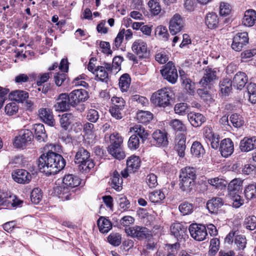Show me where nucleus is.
Instances as JSON below:
<instances>
[{
    "instance_id": "f257e3e1",
    "label": "nucleus",
    "mask_w": 256,
    "mask_h": 256,
    "mask_svg": "<svg viewBox=\"0 0 256 256\" xmlns=\"http://www.w3.org/2000/svg\"><path fill=\"white\" fill-rule=\"evenodd\" d=\"M65 166L66 161L62 156L51 150L42 154L38 160V167L40 172L47 176L57 174Z\"/></svg>"
},
{
    "instance_id": "f03ea898",
    "label": "nucleus",
    "mask_w": 256,
    "mask_h": 256,
    "mask_svg": "<svg viewBox=\"0 0 256 256\" xmlns=\"http://www.w3.org/2000/svg\"><path fill=\"white\" fill-rule=\"evenodd\" d=\"M80 184V178L72 174L64 176L60 186H56L54 188V194L62 200L70 198V189Z\"/></svg>"
},
{
    "instance_id": "7ed1b4c3",
    "label": "nucleus",
    "mask_w": 256,
    "mask_h": 256,
    "mask_svg": "<svg viewBox=\"0 0 256 256\" xmlns=\"http://www.w3.org/2000/svg\"><path fill=\"white\" fill-rule=\"evenodd\" d=\"M174 96L173 90L170 88L165 87L153 93L150 100L156 106L164 108L171 105Z\"/></svg>"
},
{
    "instance_id": "20e7f679",
    "label": "nucleus",
    "mask_w": 256,
    "mask_h": 256,
    "mask_svg": "<svg viewBox=\"0 0 256 256\" xmlns=\"http://www.w3.org/2000/svg\"><path fill=\"white\" fill-rule=\"evenodd\" d=\"M160 72L164 78L168 82L174 84L178 78L177 70L173 62H169L166 64L164 68L160 70Z\"/></svg>"
},
{
    "instance_id": "39448f33",
    "label": "nucleus",
    "mask_w": 256,
    "mask_h": 256,
    "mask_svg": "<svg viewBox=\"0 0 256 256\" xmlns=\"http://www.w3.org/2000/svg\"><path fill=\"white\" fill-rule=\"evenodd\" d=\"M189 232L191 236L198 241L204 240L208 235L205 226L197 224H192L189 226Z\"/></svg>"
},
{
    "instance_id": "423d86ee",
    "label": "nucleus",
    "mask_w": 256,
    "mask_h": 256,
    "mask_svg": "<svg viewBox=\"0 0 256 256\" xmlns=\"http://www.w3.org/2000/svg\"><path fill=\"white\" fill-rule=\"evenodd\" d=\"M33 138L34 136L30 130H22L18 136L16 137L14 146L17 148H23L30 142Z\"/></svg>"
},
{
    "instance_id": "0eeeda50",
    "label": "nucleus",
    "mask_w": 256,
    "mask_h": 256,
    "mask_svg": "<svg viewBox=\"0 0 256 256\" xmlns=\"http://www.w3.org/2000/svg\"><path fill=\"white\" fill-rule=\"evenodd\" d=\"M125 232L128 236L138 240H143L150 235V230L146 227L136 226L125 228Z\"/></svg>"
},
{
    "instance_id": "6e6552de",
    "label": "nucleus",
    "mask_w": 256,
    "mask_h": 256,
    "mask_svg": "<svg viewBox=\"0 0 256 256\" xmlns=\"http://www.w3.org/2000/svg\"><path fill=\"white\" fill-rule=\"evenodd\" d=\"M248 34L246 32L238 33L233 38L231 47L236 52H240L248 42Z\"/></svg>"
},
{
    "instance_id": "1a4fd4ad",
    "label": "nucleus",
    "mask_w": 256,
    "mask_h": 256,
    "mask_svg": "<svg viewBox=\"0 0 256 256\" xmlns=\"http://www.w3.org/2000/svg\"><path fill=\"white\" fill-rule=\"evenodd\" d=\"M184 26V22L182 16L178 14H174L169 22V31L172 35H176L180 32Z\"/></svg>"
},
{
    "instance_id": "9d476101",
    "label": "nucleus",
    "mask_w": 256,
    "mask_h": 256,
    "mask_svg": "<svg viewBox=\"0 0 256 256\" xmlns=\"http://www.w3.org/2000/svg\"><path fill=\"white\" fill-rule=\"evenodd\" d=\"M132 49L140 58H146L148 55V45L142 40H136L132 44Z\"/></svg>"
},
{
    "instance_id": "9b49d317",
    "label": "nucleus",
    "mask_w": 256,
    "mask_h": 256,
    "mask_svg": "<svg viewBox=\"0 0 256 256\" xmlns=\"http://www.w3.org/2000/svg\"><path fill=\"white\" fill-rule=\"evenodd\" d=\"M108 72H112V68L110 64L104 62L103 66H97V69L94 74L96 76V80L107 82L108 80Z\"/></svg>"
},
{
    "instance_id": "f8f14e48",
    "label": "nucleus",
    "mask_w": 256,
    "mask_h": 256,
    "mask_svg": "<svg viewBox=\"0 0 256 256\" xmlns=\"http://www.w3.org/2000/svg\"><path fill=\"white\" fill-rule=\"evenodd\" d=\"M68 98V94L62 93L59 94L56 98V102L54 106L55 110L58 112H64L68 110L70 104Z\"/></svg>"
},
{
    "instance_id": "ddd939ff",
    "label": "nucleus",
    "mask_w": 256,
    "mask_h": 256,
    "mask_svg": "<svg viewBox=\"0 0 256 256\" xmlns=\"http://www.w3.org/2000/svg\"><path fill=\"white\" fill-rule=\"evenodd\" d=\"M216 68L207 66L204 69V76L200 84L204 87H206L207 86L210 84L214 80L216 79Z\"/></svg>"
},
{
    "instance_id": "4468645a",
    "label": "nucleus",
    "mask_w": 256,
    "mask_h": 256,
    "mask_svg": "<svg viewBox=\"0 0 256 256\" xmlns=\"http://www.w3.org/2000/svg\"><path fill=\"white\" fill-rule=\"evenodd\" d=\"M14 180L19 184H28L32 179L30 173L24 170L20 169L16 170L12 174Z\"/></svg>"
},
{
    "instance_id": "2eb2a0df",
    "label": "nucleus",
    "mask_w": 256,
    "mask_h": 256,
    "mask_svg": "<svg viewBox=\"0 0 256 256\" xmlns=\"http://www.w3.org/2000/svg\"><path fill=\"white\" fill-rule=\"evenodd\" d=\"M90 153L84 149H81V170L87 172L94 167L93 160L90 158Z\"/></svg>"
},
{
    "instance_id": "dca6fc26",
    "label": "nucleus",
    "mask_w": 256,
    "mask_h": 256,
    "mask_svg": "<svg viewBox=\"0 0 256 256\" xmlns=\"http://www.w3.org/2000/svg\"><path fill=\"white\" fill-rule=\"evenodd\" d=\"M234 150V144L230 138H224L221 141L220 150L223 157H228L233 153Z\"/></svg>"
},
{
    "instance_id": "f3484780",
    "label": "nucleus",
    "mask_w": 256,
    "mask_h": 256,
    "mask_svg": "<svg viewBox=\"0 0 256 256\" xmlns=\"http://www.w3.org/2000/svg\"><path fill=\"white\" fill-rule=\"evenodd\" d=\"M154 143L158 146H165L168 144V134L165 131L156 130L152 134Z\"/></svg>"
},
{
    "instance_id": "a211bd4d",
    "label": "nucleus",
    "mask_w": 256,
    "mask_h": 256,
    "mask_svg": "<svg viewBox=\"0 0 256 256\" xmlns=\"http://www.w3.org/2000/svg\"><path fill=\"white\" fill-rule=\"evenodd\" d=\"M170 232L178 240L184 238L187 236L186 227L179 222L174 223L171 226Z\"/></svg>"
},
{
    "instance_id": "6ab92c4d",
    "label": "nucleus",
    "mask_w": 256,
    "mask_h": 256,
    "mask_svg": "<svg viewBox=\"0 0 256 256\" xmlns=\"http://www.w3.org/2000/svg\"><path fill=\"white\" fill-rule=\"evenodd\" d=\"M232 82L234 88L242 90L248 82V78L244 72H238L234 76Z\"/></svg>"
},
{
    "instance_id": "aec40b11",
    "label": "nucleus",
    "mask_w": 256,
    "mask_h": 256,
    "mask_svg": "<svg viewBox=\"0 0 256 256\" xmlns=\"http://www.w3.org/2000/svg\"><path fill=\"white\" fill-rule=\"evenodd\" d=\"M223 200L220 197H214L206 203V208L212 214L217 213L218 210L224 205Z\"/></svg>"
},
{
    "instance_id": "412c9836",
    "label": "nucleus",
    "mask_w": 256,
    "mask_h": 256,
    "mask_svg": "<svg viewBox=\"0 0 256 256\" xmlns=\"http://www.w3.org/2000/svg\"><path fill=\"white\" fill-rule=\"evenodd\" d=\"M38 115L40 118L48 125L53 126L54 124L52 112L46 108H41L38 110Z\"/></svg>"
},
{
    "instance_id": "4be33fe9",
    "label": "nucleus",
    "mask_w": 256,
    "mask_h": 256,
    "mask_svg": "<svg viewBox=\"0 0 256 256\" xmlns=\"http://www.w3.org/2000/svg\"><path fill=\"white\" fill-rule=\"evenodd\" d=\"M240 150L242 152H248L256 148V137L244 138L240 142Z\"/></svg>"
},
{
    "instance_id": "5701e85b",
    "label": "nucleus",
    "mask_w": 256,
    "mask_h": 256,
    "mask_svg": "<svg viewBox=\"0 0 256 256\" xmlns=\"http://www.w3.org/2000/svg\"><path fill=\"white\" fill-rule=\"evenodd\" d=\"M175 149L180 157H184L185 154L186 146V136L181 134H178L176 138Z\"/></svg>"
},
{
    "instance_id": "b1692460",
    "label": "nucleus",
    "mask_w": 256,
    "mask_h": 256,
    "mask_svg": "<svg viewBox=\"0 0 256 256\" xmlns=\"http://www.w3.org/2000/svg\"><path fill=\"white\" fill-rule=\"evenodd\" d=\"M188 118L192 126L196 128L201 126L206 120V118L202 114L198 112L188 114Z\"/></svg>"
},
{
    "instance_id": "393cba45",
    "label": "nucleus",
    "mask_w": 256,
    "mask_h": 256,
    "mask_svg": "<svg viewBox=\"0 0 256 256\" xmlns=\"http://www.w3.org/2000/svg\"><path fill=\"white\" fill-rule=\"evenodd\" d=\"M108 152L114 158L119 160L124 158L126 156L123 145L108 146Z\"/></svg>"
},
{
    "instance_id": "a878e982",
    "label": "nucleus",
    "mask_w": 256,
    "mask_h": 256,
    "mask_svg": "<svg viewBox=\"0 0 256 256\" xmlns=\"http://www.w3.org/2000/svg\"><path fill=\"white\" fill-rule=\"evenodd\" d=\"M256 21V11L250 9L246 10L242 20V24L246 26H252Z\"/></svg>"
},
{
    "instance_id": "bb28decb",
    "label": "nucleus",
    "mask_w": 256,
    "mask_h": 256,
    "mask_svg": "<svg viewBox=\"0 0 256 256\" xmlns=\"http://www.w3.org/2000/svg\"><path fill=\"white\" fill-rule=\"evenodd\" d=\"M242 180L240 178H235L232 180L228 186V192L229 195H234L238 194L242 189Z\"/></svg>"
},
{
    "instance_id": "cd10ccee",
    "label": "nucleus",
    "mask_w": 256,
    "mask_h": 256,
    "mask_svg": "<svg viewBox=\"0 0 256 256\" xmlns=\"http://www.w3.org/2000/svg\"><path fill=\"white\" fill-rule=\"evenodd\" d=\"M180 74L184 89L190 95H193L194 93V84L185 76L184 71L180 70Z\"/></svg>"
},
{
    "instance_id": "c85d7f7f",
    "label": "nucleus",
    "mask_w": 256,
    "mask_h": 256,
    "mask_svg": "<svg viewBox=\"0 0 256 256\" xmlns=\"http://www.w3.org/2000/svg\"><path fill=\"white\" fill-rule=\"evenodd\" d=\"M127 170L130 172H134L140 167V160L138 156H132L126 161Z\"/></svg>"
},
{
    "instance_id": "c756f323",
    "label": "nucleus",
    "mask_w": 256,
    "mask_h": 256,
    "mask_svg": "<svg viewBox=\"0 0 256 256\" xmlns=\"http://www.w3.org/2000/svg\"><path fill=\"white\" fill-rule=\"evenodd\" d=\"M205 23L209 28H218L219 23L218 15L214 12H209L205 17Z\"/></svg>"
},
{
    "instance_id": "7c9ffc66",
    "label": "nucleus",
    "mask_w": 256,
    "mask_h": 256,
    "mask_svg": "<svg viewBox=\"0 0 256 256\" xmlns=\"http://www.w3.org/2000/svg\"><path fill=\"white\" fill-rule=\"evenodd\" d=\"M36 138L40 142H44L47 138L44 126L41 124H36L34 126Z\"/></svg>"
},
{
    "instance_id": "2f4dec72",
    "label": "nucleus",
    "mask_w": 256,
    "mask_h": 256,
    "mask_svg": "<svg viewBox=\"0 0 256 256\" xmlns=\"http://www.w3.org/2000/svg\"><path fill=\"white\" fill-rule=\"evenodd\" d=\"M97 224L99 230L102 233H107L112 228L111 222L103 216H101L98 218Z\"/></svg>"
},
{
    "instance_id": "473e14b6",
    "label": "nucleus",
    "mask_w": 256,
    "mask_h": 256,
    "mask_svg": "<svg viewBox=\"0 0 256 256\" xmlns=\"http://www.w3.org/2000/svg\"><path fill=\"white\" fill-rule=\"evenodd\" d=\"M9 96L10 99L16 102H22L28 98V94L24 90H16L12 92Z\"/></svg>"
},
{
    "instance_id": "72a5a7b5",
    "label": "nucleus",
    "mask_w": 256,
    "mask_h": 256,
    "mask_svg": "<svg viewBox=\"0 0 256 256\" xmlns=\"http://www.w3.org/2000/svg\"><path fill=\"white\" fill-rule=\"evenodd\" d=\"M190 152L192 156L200 158L205 154V150L200 142L195 141L192 145Z\"/></svg>"
},
{
    "instance_id": "f704fd0d",
    "label": "nucleus",
    "mask_w": 256,
    "mask_h": 256,
    "mask_svg": "<svg viewBox=\"0 0 256 256\" xmlns=\"http://www.w3.org/2000/svg\"><path fill=\"white\" fill-rule=\"evenodd\" d=\"M196 178V171L192 167H186L182 168L180 175V178L191 179L194 180Z\"/></svg>"
},
{
    "instance_id": "c9c22d12",
    "label": "nucleus",
    "mask_w": 256,
    "mask_h": 256,
    "mask_svg": "<svg viewBox=\"0 0 256 256\" xmlns=\"http://www.w3.org/2000/svg\"><path fill=\"white\" fill-rule=\"evenodd\" d=\"M122 179L117 171H114L111 178L112 187L118 191L122 188Z\"/></svg>"
},
{
    "instance_id": "e433bc0d",
    "label": "nucleus",
    "mask_w": 256,
    "mask_h": 256,
    "mask_svg": "<svg viewBox=\"0 0 256 256\" xmlns=\"http://www.w3.org/2000/svg\"><path fill=\"white\" fill-rule=\"evenodd\" d=\"M130 132H134L136 134L142 139V142L147 138L148 136V132L140 124H136L134 126L131 127L130 128Z\"/></svg>"
},
{
    "instance_id": "4c0bfd02",
    "label": "nucleus",
    "mask_w": 256,
    "mask_h": 256,
    "mask_svg": "<svg viewBox=\"0 0 256 256\" xmlns=\"http://www.w3.org/2000/svg\"><path fill=\"white\" fill-rule=\"evenodd\" d=\"M232 82L228 78H225L220 82V90L224 96H228L232 89Z\"/></svg>"
},
{
    "instance_id": "58836bf2",
    "label": "nucleus",
    "mask_w": 256,
    "mask_h": 256,
    "mask_svg": "<svg viewBox=\"0 0 256 256\" xmlns=\"http://www.w3.org/2000/svg\"><path fill=\"white\" fill-rule=\"evenodd\" d=\"M152 114L148 111L140 110L138 112L136 118L139 122L146 124L152 118Z\"/></svg>"
},
{
    "instance_id": "ea45409f",
    "label": "nucleus",
    "mask_w": 256,
    "mask_h": 256,
    "mask_svg": "<svg viewBox=\"0 0 256 256\" xmlns=\"http://www.w3.org/2000/svg\"><path fill=\"white\" fill-rule=\"evenodd\" d=\"M148 197L152 202L160 203L165 198V195L160 190H156L150 192Z\"/></svg>"
},
{
    "instance_id": "a19ab883",
    "label": "nucleus",
    "mask_w": 256,
    "mask_h": 256,
    "mask_svg": "<svg viewBox=\"0 0 256 256\" xmlns=\"http://www.w3.org/2000/svg\"><path fill=\"white\" fill-rule=\"evenodd\" d=\"M194 184V180L191 179L180 178L179 186L182 191L190 192L192 190Z\"/></svg>"
},
{
    "instance_id": "79ce46f5",
    "label": "nucleus",
    "mask_w": 256,
    "mask_h": 256,
    "mask_svg": "<svg viewBox=\"0 0 256 256\" xmlns=\"http://www.w3.org/2000/svg\"><path fill=\"white\" fill-rule=\"evenodd\" d=\"M208 182L216 189H222L226 187V184L225 180L218 177L208 179Z\"/></svg>"
},
{
    "instance_id": "37998d69",
    "label": "nucleus",
    "mask_w": 256,
    "mask_h": 256,
    "mask_svg": "<svg viewBox=\"0 0 256 256\" xmlns=\"http://www.w3.org/2000/svg\"><path fill=\"white\" fill-rule=\"evenodd\" d=\"M73 118L74 116L72 114L65 113L62 114L60 120L61 126L65 130H68Z\"/></svg>"
},
{
    "instance_id": "c03bdc74",
    "label": "nucleus",
    "mask_w": 256,
    "mask_h": 256,
    "mask_svg": "<svg viewBox=\"0 0 256 256\" xmlns=\"http://www.w3.org/2000/svg\"><path fill=\"white\" fill-rule=\"evenodd\" d=\"M130 78L128 74H122L120 78L119 86L122 92L126 91L129 88Z\"/></svg>"
},
{
    "instance_id": "a18cd8bd",
    "label": "nucleus",
    "mask_w": 256,
    "mask_h": 256,
    "mask_svg": "<svg viewBox=\"0 0 256 256\" xmlns=\"http://www.w3.org/2000/svg\"><path fill=\"white\" fill-rule=\"evenodd\" d=\"M68 101L70 104L75 106L80 102V90H75L68 95Z\"/></svg>"
},
{
    "instance_id": "49530a36",
    "label": "nucleus",
    "mask_w": 256,
    "mask_h": 256,
    "mask_svg": "<svg viewBox=\"0 0 256 256\" xmlns=\"http://www.w3.org/2000/svg\"><path fill=\"white\" fill-rule=\"evenodd\" d=\"M246 90L249 100L252 104L256 103V84L250 83L247 85Z\"/></svg>"
},
{
    "instance_id": "de8ad7c7",
    "label": "nucleus",
    "mask_w": 256,
    "mask_h": 256,
    "mask_svg": "<svg viewBox=\"0 0 256 256\" xmlns=\"http://www.w3.org/2000/svg\"><path fill=\"white\" fill-rule=\"evenodd\" d=\"M110 145L108 146L122 145L123 138L118 132H114L108 136Z\"/></svg>"
},
{
    "instance_id": "09e8293b",
    "label": "nucleus",
    "mask_w": 256,
    "mask_h": 256,
    "mask_svg": "<svg viewBox=\"0 0 256 256\" xmlns=\"http://www.w3.org/2000/svg\"><path fill=\"white\" fill-rule=\"evenodd\" d=\"M170 126L176 132H185L186 127L182 122L178 119L172 120L170 122Z\"/></svg>"
},
{
    "instance_id": "8fccbe9b",
    "label": "nucleus",
    "mask_w": 256,
    "mask_h": 256,
    "mask_svg": "<svg viewBox=\"0 0 256 256\" xmlns=\"http://www.w3.org/2000/svg\"><path fill=\"white\" fill-rule=\"evenodd\" d=\"M230 122L232 126L235 128H240L244 124V120L242 116L237 114H234L231 115L230 118Z\"/></svg>"
},
{
    "instance_id": "3c124183",
    "label": "nucleus",
    "mask_w": 256,
    "mask_h": 256,
    "mask_svg": "<svg viewBox=\"0 0 256 256\" xmlns=\"http://www.w3.org/2000/svg\"><path fill=\"white\" fill-rule=\"evenodd\" d=\"M178 208L183 215H187L190 214L193 212L194 206L190 203L184 202L179 206Z\"/></svg>"
},
{
    "instance_id": "603ef678",
    "label": "nucleus",
    "mask_w": 256,
    "mask_h": 256,
    "mask_svg": "<svg viewBox=\"0 0 256 256\" xmlns=\"http://www.w3.org/2000/svg\"><path fill=\"white\" fill-rule=\"evenodd\" d=\"M5 112L8 116H12L16 114L18 110V104L16 102H10L5 106Z\"/></svg>"
},
{
    "instance_id": "864d4df0",
    "label": "nucleus",
    "mask_w": 256,
    "mask_h": 256,
    "mask_svg": "<svg viewBox=\"0 0 256 256\" xmlns=\"http://www.w3.org/2000/svg\"><path fill=\"white\" fill-rule=\"evenodd\" d=\"M42 192L41 190L38 188H34L30 194V200L32 203L38 204L42 200Z\"/></svg>"
},
{
    "instance_id": "5fc2aeb1",
    "label": "nucleus",
    "mask_w": 256,
    "mask_h": 256,
    "mask_svg": "<svg viewBox=\"0 0 256 256\" xmlns=\"http://www.w3.org/2000/svg\"><path fill=\"white\" fill-rule=\"evenodd\" d=\"M151 13L154 16H157L161 12L162 8L159 2L154 0H150L148 2Z\"/></svg>"
},
{
    "instance_id": "6e6d98bb",
    "label": "nucleus",
    "mask_w": 256,
    "mask_h": 256,
    "mask_svg": "<svg viewBox=\"0 0 256 256\" xmlns=\"http://www.w3.org/2000/svg\"><path fill=\"white\" fill-rule=\"evenodd\" d=\"M122 237L119 233H112L108 237V242L114 246H118L121 243Z\"/></svg>"
},
{
    "instance_id": "4d7b16f0",
    "label": "nucleus",
    "mask_w": 256,
    "mask_h": 256,
    "mask_svg": "<svg viewBox=\"0 0 256 256\" xmlns=\"http://www.w3.org/2000/svg\"><path fill=\"white\" fill-rule=\"evenodd\" d=\"M111 102L114 106L120 110H124L126 104V102L123 98L121 97L113 96L111 98Z\"/></svg>"
},
{
    "instance_id": "13d9d810",
    "label": "nucleus",
    "mask_w": 256,
    "mask_h": 256,
    "mask_svg": "<svg viewBox=\"0 0 256 256\" xmlns=\"http://www.w3.org/2000/svg\"><path fill=\"white\" fill-rule=\"evenodd\" d=\"M234 244L238 250H244L246 244V237L242 235L236 236L235 238Z\"/></svg>"
},
{
    "instance_id": "bf43d9fd",
    "label": "nucleus",
    "mask_w": 256,
    "mask_h": 256,
    "mask_svg": "<svg viewBox=\"0 0 256 256\" xmlns=\"http://www.w3.org/2000/svg\"><path fill=\"white\" fill-rule=\"evenodd\" d=\"M128 145L130 150H136L140 146L139 138L136 134L132 135L129 138Z\"/></svg>"
},
{
    "instance_id": "052dcab7",
    "label": "nucleus",
    "mask_w": 256,
    "mask_h": 256,
    "mask_svg": "<svg viewBox=\"0 0 256 256\" xmlns=\"http://www.w3.org/2000/svg\"><path fill=\"white\" fill-rule=\"evenodd\" d=\"M124 60L122 57L120 56H116L114 58L112 68V72H117L120 69V66L122 62Z\"/></svg>"
},
{
    "instance_id": "680f3d73",
    "label": "nucleus",
    "mask_w": 256,
    "mask_h": 256,
    "mask_svg": "<svg viewBox=\"0 0 256 256\" xmlns=\"http://www.w3.org/2000/svg\"><path fill=\"white\" fill-rule=\"evenodd\" d=\"M244 194L248 199H252L256 196V184L248 185L244 190Z\"/></svg>"
},
{
    "instance_id": "e2e57ef3",
    "label": "nucleus",
    "mask_w": 256,
    "mask_h": 256,
    "mask_svg": "<svg viewBox=\"0 0 256 256\" xmlns=\"http://www.w3.org/2000/svg\"><path fill=\"white\" fill-rule=\"evenodd\" d=\"M229 196L233 201L232 206L234 207L238 208L244 203V200L241 198L238 194Z\"/></svg>"
},
{
    "instance_id": "0e129e2a",
    "label": "nucleus",
    "mask_w": 256,
    "mask_h": 256,
    "mask_svg": "<svg viewBox=\"0 0 256 256\" xmlns=\"http://www.w3.org/2000/svg\"><path fill=\"white\" fill-rule=\"evenodd\" d=\"M146 182L150 188H155L158 184L157 176L154 174H150L146 176Z\"/></svg>"
},
{
    "instance_id": "69168bd1",
    "label": "nucleus",
    "mask_w": 256,
    "mask_h": 256,
    "mask_svg": "<svg viewBox=\"0 0 256 256\" xmlns=\"http://www.w3.org/2000/svg\"><path fill=\"white\" fill-rule=\"evenodd\" d=\"M188 106L186 103L181 102L175 105L174 110L176 114L184 115L186 114Z\"/></svg>"
},
{
    "instance_id": "338daca9",
    "label": "nucleus",
    "mask_w": 256,
    "mask_h": 256,
    "mask_svg": "<svg viewBox=\"0 0 256 256\" xmlns=\"http://www.w3.org/2000/svg\"><path fill=\"white\" fill-rule=\"evenodd\" d=\"M156 33L158 36H161L164 40H167L169 36L168 32V30L166 26H159L156 29Z\"/></svg>"
},
{
    "instance_id": "774afa93",
    "label": "nucleus",
    "mask_w": 256,
    "mask_h": 256,
    "mask_svg": "<svg viewBox=\"0 0 256 256\" xmlns=\"http://www.w3.org/2000/svg\"><path fill=\"white\" fill-rule=\"evenodd\" d=\"M99 118V114L97 110L94 109H90L88 110L86 118L91 122H96Z\"/></svg>"
}]
</instances>
